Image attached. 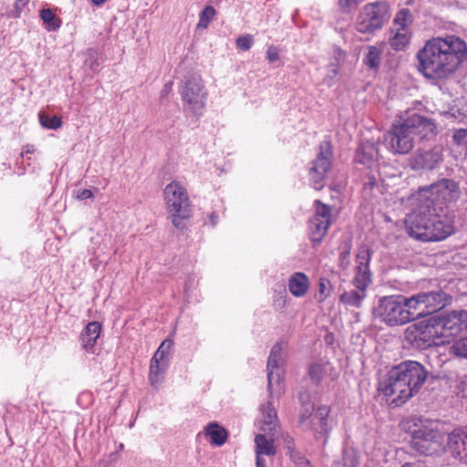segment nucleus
<instances>
[{
    "label": "nucleus",
    "mask_w": 467,
    "mask_h": 467,
    "mask_svg": "<svg viewBox=\"0 0 467 467\" xmlns=\"http://www.w3.org/2000/svg\"><path fill=\"white\" fill-rule=\"evenodd\" d=\"M401 467H422V466H420V464H417V463H405Z\"/></svg>",
    "instance_id": "3c124183"
},
{
    "label": "nucleus",
    "mask_w": 467,
    "mask_h": 467,
    "mask_svg": "<svg viewBox=\"0 0 467 467\" xmlns=\"http://www.w3.org/2000/svg\"><path fill=\"white\" fill-rule=\"evenodd\" d=\"M443 161L441 146H435L429 150L418 151L411 159V167L414 170H433Z\"/></svg>",
    "instance_id": "a211bd4d"
},
{
    "label": "nucleus",
    "mask_w": 467,
    "mask_h": 467,
    "mask_svg": "<svg viewBox=\"0 0 467 467\" xmlns=\"http://www.w3.org/2000/svg\"><path fill=\"white\" fill-rule=\"evenodd\" d=\"M331 206H317L315 215L309 220V238L319 244L327 233L331 223Z\"/></svg>",
    "instance_id": "dca6fc26"
},
{
    "label": "nucleus",
    "mask_w": 467,
    "mask_h": 467,
    "mask_svg": "<svg viewBox=\"0 0 467 467\" xmlns=\"http://www.w3.org/2000/svg\"><path fill=\"white\" fill-rule=\"evenodd\" d=\"M40 17L48 30H56L59 28L61 21L50 9L41 10Z\"/></svg>",
    "instance_id": "f704fd0d"
},
{
    "label": "nucleus",
    "mask_w": 467,
    "mask_h": 467,
    "mask_svg": "<svg viewBox=\"0 0 467 467\" xmlns=\"http://www.w3.org/2000/svg\"><path fill=\"white\" fill-rule=\"evenodd\" d=\"M163 194L167 204H183L189 201L186 190L177 182L168 184Z\"/></svg>",
    "instance_id": "412c9836"
},
{
    "label": "nucleus",
    "mask_w": 467,
    "mask_h": 467,
    "mask_svg": "<svg viewBox=\"0 0 467 467\" xmlns=\"http://www.w3.org/2000/svg\"><path fill=\"white\" fill-rule=\"evenodd\" d=\"M261 429L264 431H272L278 426L277 413L271 402L261 406Z\"/></svg>",
    "instance_id": "393cba45"
},
{
    "label": "nucleus",
    "mask_w": 467,
    "mask_h": 467,
    "mask_svg": "<svg viewBox=\"0 0 467 467\" xmlns=\"http://www.w3.org/2000/svg\"><path fill=\"white\" fill-rule=\"evenodd\" d=\"M370 251L362 246L356 255L355 277L353 285L357 289L367 291L372 282L371 272L369 271Z\"/></svg>",
    "instance_id": "f3484780"
},
{
    "label": "nucleus",
    "mask_w": 467,
    "mask_h": 467,
    "mask_svg": "<svg viewBox=\"0 0 467 467\" xmlns=\"http://www.w3.org/2000/svg\"><path fill=\"white\" fill-rule=\"evenodd\" d=\"M308 276L302 272L294 273L288 279L289 292L296 297L304 296L309 289Z\"/></svg>",
    "instance_id": "4be33fe9"
},
{
    "label": "nucleus",
    "mask_w": 467,
    "mask_h": 467,
    "mask_svg": "<svg viewBox=\"0 0 467 467\" xmlns=\"http://www.w3.org/2000/svg\"><path fill=\"white\" fill-rule=\"evenodd\" d=\"M451 297L441 289L420 292L408 298L407 307L411 309L413 317L419 318L443 308Z\"/></svg>",
    "instance_id": "1a4fd4ad"
},
{
    "label": "nucleus",
    "mask_w": 467,
    "mask_h": 467,
    "mask_svg": "<svg viewBox=\"0 0 467 467\" xmlns=\"http://www.w3.org/2000/svg\"><path fill=\"white\" fill-rule=\"evenodd\" d=\"M410 14L408 9L400 10L395 16L389 43L396 50L403 49L409 43L410 33L409 26L410 25Z\"/></svg>",
    "instance_id": "2eb2a0df"
},
{
    "label": "nucleus",
    "mask_w": 467,
    "mask_h": 467,
    "mask_svg": "<svg viewBox=\"0 0 467 467\" xmlns=\"http://www.w3.org/2000/svg\"><path fill=\"white\" fill-rule=\"evenodd\" d=\"M300 400L306 407L299 415L298 427L303 431H310L315 440H320L324 438V442L326 443L330 431L333 429V425L329 420L330 408L327 405H321L317 407L315 413H313V404H306V402L308 400V396H306L305 401L304 395L300 394Z\"/></svg>",
    "instance_id": "39448f33"
},
{
    "label": "nucleus",
    "mask_w": 467,
    "mask_h": 467,
    "mask_svg": "<svg viewBox=\"0 0 467 467\" xmlns=\"http://www.w3.org/2000/svg\"><path fill=\"white\" fill-rule=\"evenodd\" d=\"M26 3V1H24V0H17L16 2V6L18 7V6H21V5H25Z\"/></svg>",
    "instance_id": "603ef678"
},
{
    "label": "nucleus",
    "mask_w": 467,
    "mask_h": 467,
    "mask_svg": "<svg viewBox=\"0 0 467 467\" xmlns=\"http://www.w3.org/2000/svg\"><path fill=\"white\" fill-rule=\"evenodd\" d=\"M39 121L42 127L50 130H57L61 127V119L57 116H49L45 112L39 113Z\"/></svg>",
    "instance_id": "e433bc0d"
},
{
    "label": "nucleus",
    "mask_w": 467,
    "mask_h": 467,
    "mask_svg": "<svg viewBox=\"0 0 467 467\" xmlns=\"http://www.w3.org/2000/svg\"><path fill=\"white\" fill-rule=\"evenodd\" d=\"M215 10L212 6H206L201 14L198 26L206 27L208 24L213 19Z\"/></svg>",
    "instance_id": "58836bf2"
},
{
    "label": "nucleus",
    "mask_w": 467,
    "mask_h": 467,
    "mask_svg": "<svg viewBox=\"0 0 467 467\" xmlns=\"http://www.w3.org/2000/svg\"><path fill=\"white\" fill-rule=\"evenodd\" d=\"M442 440L438 422L427 420L412 431L410 445L419 453L431 455L440 449Z\"/></svg>",
    "instance_id": "9b49d317"
},
{
    "label": "nucleus",
    "mask_w": 467,
    "mask_h": 467,
    "mask_svg": "<svg viewBox=\"0 0 467 467\" xmlns=\"http://www.w3.org/2000/svg\"><path fill=\"white\" fill-rule=\"evenodd\" d=\"M380 50L374 46L368 47V52L364 57V63L370 68H376L380 61Z\"/></svg>",
    "instance_id": "c9c22d12"
},
{
    "label": "nucleus",
    "mask_w": 467,
    "mask_h": 467,
    "mask_svg": "<svg viewBox=\"0 0 467 467\" xmlns=\"http://www.w3.org/2000/svg\"><path fill=\"white\" fill-rule=\"evenodd\" d=\"M407 234L413 239L431 243L451 236L454 231V216L443 206H417L404 219Z\"/></svg>",
    "instance_id": "f03ea898"
},
{
    "label": "nucleus",
    "mask_w": 467,
    "mask_h": 467,
    "mask_svg": "<svg viewBox=\"0 0 467 467\" xmlns=\"http://www.w3.org/2000/svg\"><path fill=\"white\" fill-rule=\"evenodd\" d=\"M266 58L269 62H275L279 59V53L275 47L271 46L266 51Z\"/></svg>",
    "instance_id": "a18cd8bd"
},
{
    "label": "nucleus",
    "mask_w": 467,
    "mask_h": 467,
    "mask_svg": "<svg viewBox=\"0 0 467 467\" xmlns=\"http://www.w3.org/2000/svg\"><path fill=\"white\" fill-rule=\"evenodd\" d=\"M447 446L454 458L467 462V427L453 430L448 436Z\"/></svg>",
    "instance_id": "6ab92c4d"
},
{
    "label": "nucleus",
    "mask_w": 467,
    "mask_h": 467,
    "mask_svg": "<svg viewBox=\"0 0 467 467\" xmlns=\"http://www.w3.org/2000/svg\"><path fill=\"white\" fill-rule=\"evenodd\" d=\"M379 151L377 145L373 142H362L356 153V161L371 166L372 163L378 160Z\"/></svg>",
    "instance_id": "5701e85b"
},
{
    "label": "nucleus",
    "mask_w": 467,
    "mask_h": 467,
    "mask_svg": "<svg viewBox=\"0 0 467 467\" xmlns=\"http://www.w3.org/2000/svg\"><path fill=\"white\" fill-rule=\"evenodd\" d=\"M329 77L333 78L337 74V65L331 64L328 68Z\"/></svg>",
    "instance_id": "de8ad7c7"
},
{
    "label": "nucleus",
    "mask_w": 467,
    "mask_h": 467,
    "mask_svg": "<svg viewBox=\"0 0 467 467\" xmlns=\"http://www.w3.org/2000/svg\"><path fill=\"white\" fill-rule=\"evenodd\" d=\"M350 244H346L344 249L339 253V266L346 269L349 265Z\"/></svg>",
    "instance_id": "79ce46f5"
},
{
    "label": "nucleus",
    "mask_w": 467,
    "mask_h": 467,
    "mask_svg": "<svg viewBox=\"0 0 467 467\" xmlns=\"http://www.w3.org/2000/svg\"><path fill=\"white\" fill-rule=\"evenodd\" d=\"M256 460L262 455L274 456L276 452L274 440H268L264 434H257L254 438Z\"/></svg>",
    "instance_id": "bb28decb"
},
{
    "label": "nucleus",
    "mask_w": 467,
    "mask_h": 467,
    "mask_svg": "<svg viewBox=\"0 0 467 467\" xmlns=\"http://www.w3.org/2000/svg\"><path fill=\"white\" fill-rule=\"evenodd\" d=\"M172 346L173 341L171 339L163 340L152 357L154 358V362H156L157 359L166 361L165 358L170 353Z\"/></svg>",
    "instance_id": "4c0bfd02"
},
{
    "label": "nucleus",
    "mask_w": 467,
    "mask_h": 467,
    "mask_svg": "<svg viewBox=\"0 0 467 467\" xmlns=\"http://www.w3.org/2000/svg\"><path fill=\"white\" fill-rule=\"evenodd\" d=\"M26 153H28V152H31V150L29 148H27L26 150H25Z\"/></svg>",
    "instance_id": "6e6d98bb"
},
{
    "label": "nucleus",
    "mask_w": 467,
    "mask_h": 467,
    "mask_svg": "<svg viewBox=\"0 0 467 467\" xmlns=\"http://www.w3.org/2000/svg\"><path fill=\"white\" fill-rule=\"evenodd\" d=\"M452 139L457 145L464 146L467 148V130H456L453 133Z\"/></svg>",
    "instance_id": "37998d69"
},
{
    "label": "nucleus",
    "mask_w": 467,
    "mask_h": 467,
    "mask_svg": "<svg viewBox=\"0 0 467 467\" xmlns=\"http://www.w3.org/2000/svg\"><path fill=\"white\" fill-rule=\"evenodd\" d=\"M404 341L412 348L420 350L441 345L434 317H428L408 326L404 331Z\"/></svg>",
    "instance_id": "6e6552de"
},
{
    "label": "nucleus",
    "mask_w": 467,
    "mask_h": 467,
    "mask_svg": "<svg viewBox=\"0 0 467 467\" xmlns=\"http://www.w3.org/2000/svg\"><path fill=\"white\" fill-rule=\"evenodd\" d=\"M441 345L467 330V311L455 310L446 315L433 316Z\"/></svg>",
    "instance_id": "ddd939ff"
},
{
    "label": "nucleus",
    "mask_w": 467,
    "mask_h": 467,
    "mask_svg": "<svg viewBox=\"0 0 467 467\" xmlns=\"http://www.w3.org/2000/svg\"><path fill=\"white\" fill-rule=\"evenodd\" d=\"M184 110L187 113L200 116L205 108L207 91L202 78L192 75L186 78L180 90Z\"/></svg>",
    "instance_id": "9d476101"
},
{
    "label": "nucleus",
    "mask_w": 467,
    "mask_h": 467,
    "mask_svg": "<svg viewBox=\"0 0 467 467\" xmlns=\"http://www.w3.org/2000/svg\"><path fill=\"white\" fill-rule=\"evenodd\" d=\"M332 370V365L329 362L313 363L308 368V375L315 384H319Z\"/></svg>",
    "instance_id": "c756f323"
},
{
    "label": "nucleus",
    "mask_w": 467,
    "mask_h": 467,
    "mask_svg": "<svg viewBox=\"0 0 467 467\" xmlns=\"http://www.w3.org/2000/svg\"><path fill=\"white\" fill-rule=\"evenodd\" d=\"M408 298L403 296L379 298L374 309L375 317L389 327L401 326L414 320L411 309L407 307Z\"/></svg>",
    "instance_id": "423d86ee"
},
{
    "label": "nucleus",
    "mask_w": 467,
    "mask_h": 467,
    "mask_svg": "<svg viewBox=\"0 0 467 467\" xmlns=\"http://www.w3.org/2000/svg\"><path fill=\"white\" fill-rule=\"evenodd\" d=\"M167 366V361L157 359V361L154 362V358H151L150 365V380L152 386L157 387V385L161 381Z\"/></svg>",
    "instance_id": "2f4dec72"
},
{
    "label": "nucleus",
    "mask_w": 467,
    "mask_h": 467,
    "mask_svg": "<svg viewBox=\"0 0 467 467\" xmlns=\"http://www.w3.org/2000/svg\"><path fill=\"white\" fill-rule=\"evenodd\" d=\"M203 433L210 438L212 445L218 447L223 445L228 438L227 431L215 421L208 423L204 427Z\"/></svg>",
    "instance_id": "b1692460"
},
{
    "label": "nucleus",
    "mask_w": 467,
    "mask_h": 467,
    "mask_svg": "<svg viewBox=\"0 0 467 467\" xmlns=\"http://www.w3.org/2000/svg\"><path fill=\"white\" fill-rule=\"evenodd\" d=\"M342 462L343 467H356L358 464V457L353 451H344Z\"/></svg>",
    "instance_id": "ea45409f"
},
{
    "label": "nucleus",
    "mask_w": 467,
    "mask_h": 467,
    "mask_svg": "<svg viewBox=\"0 0 467 467\" xmlns=\"http://www.w3.org/2000/svg\"><path fill=\"white\" fill-rule=\"evenodd\" d=\"M332 165V149L328 141L319 145L317 159L312 161L309 169V180L317 190L323 188L325 178Z\"/></svg>",
    "instance_id": "4468645a"
},
{
    "label": "nucleus",
    "mask_w": 467,
    "mask_h": 467,
    "mask_svg": "<svg viewBox=\"0 0 467 467\" xmlns=\"http://www.w3.org/2000/svg\"><path fill=\"white\" fill-rule=\"evenodd\" d=\"M254 44V37L251 35L241 36L236 39V47L244 51L249 50Z\"/></svg>",
    "instance_id": "a19ab883"
},
{
    "label": "nucleus",
    "mask_w": 467,
    "mask_h": 467,
    "mask_svg": "<svg viewBox=\"0 0 467 467\" xmlns=\"http://www.w3.org/2000/svg\"><path fill=\"white\" fill-rule=\"evenodd\" d=\"M458 184L448 179H443L429 186L421 187L410 196V202L418 204H441L455 202L460 197Z\"/></svg>",
    "instance_id": "0eeeda50"
},
{
    "label": "nucleus",
    "mask_w": 467,
    "mask_h": 467,
    "mask_svg": "<svg viewBox=\"0 0 467 467\" xmlns=\"http://www.w3.org/2000/svg\"><path fill=\"white\" fill-rule=\"evenodd\" d=\"M171 87H172L171 82L167 83L162 90V94L163 95L168 94L171 90Z\"/></svg>",
    "instance_id": "09e8293b"
},
{
    "label": "nucleus",
    "mask_w": 467,
    "mask_h": 467,
    "mask_svg": "<svg viewBox=\"0 0 467 467\" xmlns=\"http://www.w3.org/2000/svg\"><path fill=\"white\" fill-rule=\"evenodd\" d=\"M417 57L419 69L427 78H446L467 61V44L454 35L433 37L425 43Z\"/></svg>",
    "instance_id": "f257e3e1"
},
{
    "label": "nucleus",
    "mask_w": 467,
    "mask_h": 467,
    "mask_svg": "<svg viewBox=\"0 0 467 467\" xmlns=\"http://www.w3.org/2000/svg\"><path fill=\"white\" fill-rule=\"evenodd\" d=\"M339 4L343 8H348L356 4V0H339Z\"/></svg>",
    "instance_id": "49530a36"
},
{
    "label": "nucleus",
    "mask_w": 467,
    "mask_h": 467,
    "mask_svg": "<svg viewBox=\"0 0 467 467\" xmlns=\"http://www.w3.org/2000/svg\"><path fill=\"white\" fill-rule=\"evenodd\" d=\"M256 467H266L265 461L263 458H259L256 460Z\"/></svg>",
    "instance_id": "8fccbe9b"
},
{
    "label": "nucleus",
    "mask_w": 467,
    "mask_h": 467,
    "mask_svg": "<svg viewBox=\"0 0 467 467\" xmlns=\"http://www.w3.org/2000/svg\"><path fill=\"white\" fill-rule=\"evenodd\" d=\"M281 360L282 347L280 344H275L271 349L267 362L268 390L270 394L273 393L274 386L279 385L281 381Z\"/></svg>",
    "instance_id": "aec40b11"
},
{
    "label": "nucleus",
    "mask_w": 467,
    "mask_h": 467,
    "mask_svg": "<svg viewBox=\"0 0 467 467\" xmlns=\"http://www.w3.org/2000/svg\"><path fill=\"white\" fill-rule=\"evenodd\" d=\"M169 214L171 223L176 228H183L184 221L190 218L192 211L190 206H170Z\"/></svg>",
    "instance_id": "c85d7f7f"
},
{
    "label": "nucleus",
    "mask_w": 467,
    "mask_h": 467,
    "mask_svg": "<svg viewBox=\"0 0 467 467\" xmlns=\"http://www.w3.org/2000/svg\"><path fill=\"white\" fill-rule=\"evenodd\" d=\"M390 17L389 5L385 2L369 3L362 7L356 28L362 34H372L382 28Z\"/></svg>",
    "instance_id": "f8f14e48"
},
{
    "label": "nucleus",
    "mask_w": 467,
    "mask_h": 467,
    "mask_svg": "<svg viewBox=\"0 0 467 467\" xmlns=\"http://www.w3.org/2000/svg\"><path fill=\"white\" fill-rule=\"evenodd\" d=\"M435 123L426 117L412 114L402 122L393 124L384 138L387 149L394 153H408L414 145L416 137L429 138L435 133Z\"/></svg>",
    "instance_id": "20e7f679"
},
{
    "label": "nucleus",
    "mask_w": 467,
    "mask_h": 467,
    "mask_svg": "<svg viewBox=\"0 0 467 467\" xmlns=\"http://www.w3.org/2000/svg\"><path fill=\"white\" fill-rule=\"evenodd\" d=\"M367 296V291L360 289H351L345 291L339 296V300L346 306L359 308Z\"/></svg>",
    "instance_id": "cd10ccee"
},
{
    "label": "nucleus",
    "mask_w": 467,
    "mask_h": 467,
    "mask_svg": "<svg viewBox=\"0 0 467 467\" xmlns=\"http://www.w3.org/2000/svg\"><path fill=\"white\" fill-rule=\"evenodd\" d=\"M282 439L285 443V447L287 450V453L296 464L304 463L306 465V467H312L310 462L306 460L301 453L296 451L295 440L289 433H283Z\"/></svg>",
    "instance_id": "7c9ffc66"
},
{
    "label": "nucleus",
    "mask_w": 467,
    "mask_h": 467,
    "mask_svg": "<svg viewBox=\"0 0 467 467\" xmlns=\"http://www.w3.org/2000/svg\"><path fill=\"white\" fill-rule=\"evenodd\" d=\"M315 204L320 205V204H324V203L322 202H320V201H316Z\"/></svg>",
    "instance_id": "5fc2aeb1"
},
{
    "label": "nucleus",
    "mask_w": 467,
    "mask_h": 467,
    "mask_svg": "<svg viewBox=\"0 0 467 467\" xmlns=\"http://www.w3.org/2000/svg\"><path fill=\"white\" fill-rule=\"evenodd\" d=\"M332 285L329 279L321 277L317 284V292L316 295L317 300L319 303L324 302L331 294Z\"/></svg>",
    "instance_id": "473e14b6"
},
{
    "label": "nucleus",
    "mask_w": 467,
    "mask_h": 467,
    "mask_svg": "<svg viewBox=\"0 0 467 467\" xmlns=\"http://www.w3.org/2000/svg\"><path fill=\"white\" fill-rule=\"evenodd\" d=\"M426 368L417 361H404L391 368L379 383V391L389 399L395 407L403 405L425 383Z\"/></svg>",
    "instance_id": "7ed1b4c3"
},
{
    "label": "nucleus",
    "mask_w": 467,
    "mask_h": 467,
    "mask_svg": "<svg viewBox=\"0 0 467 467\" xmlns=\"http://www.w3.org/2000/svg\"><path fill=\"white\" fill-rule=\"evenodd\" d=\"M449 353L458 358H467V337L455 340L450 346Z\"/></svg>",
    "instance_id": "72a5a7b5"
},
{
    "label": "nucleus",
    "mask_w": 467,
    "mask_h": 467,
    "mask_svg": "<svg viewBox=\"0 0 467 467\" xmlns=\"http://www.w3.org/2000/svg\"><path fill=\"white\" fill-rule=\"evenodd\" d=\"M106 0H91V2L93 4H95L96 5H99L101 4H103Z\"/></svg>",
    "instance_id": "864d4df0"
},
{
    "label": "nucleus",
    "mask_w": 467,
    "mask_h": 467,
    "mask_svg": "<svg viewBox=\"0 0 467 467\" xmlns=\"http://www.w3.org/2000/svg\"><path fill=\"white\" fill-rule=\"evenodd\" d=\"M76 199L79 202L90 199L91 202H95L94 192L89 189H79L76 191Z\"/></svg>",
    "instance_id": "c03bdc74"
},
{
    "label": "nucleus",
    "mask_w": 467,
    "mask_h": 467,
    "mask_svg": "<svg viewBox=\"0 0 467 467\" xmlns=\"http://www.w3.org/2000/svg\"><path fill=\"white\" fill-rule=\"evenodd\" d=\"M101 332V325L97 321L89 322L81 333L82 348L90 349L96 344Z\"/></svg>",
    "instance_id": "a878e982"
}]
</instances>
